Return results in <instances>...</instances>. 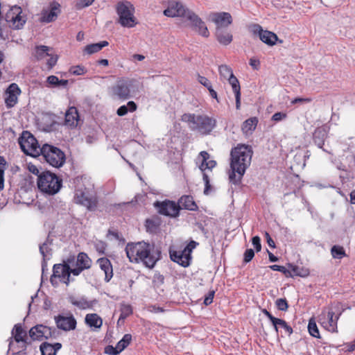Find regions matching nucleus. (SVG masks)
I'll return each instance as SVG.
<instances>
[{
	"instance_id": "obj_38",
	"label": "nucleus",
	"mask_w": 355,
	"mask_h": 355,
	"mask_svg": "<svg viewBox=\"0 0 355 355\" xmlns=\"http://www.w3.org/2000/svg\"><path fill=\"white\" fill-rule=\"evenodd\" d=\"M289 268L291 269V272L293 276H299L301 277H306L309 275V270L304 267H299L297 266H293L292 264L288 265Z\"/></svg>"
},
{
	"instance_id": "obj_42",
	"label": "nucleus",
	"mask_w": 355,
	"mask_h": 355,
	"mask_svg": "<svg viewBox=\"0 0 355 355\" xmlns=\"http://www.w3.org/2000/svg\"><path fill=\"white\" fill-rule=\"evenodd\" d=\"M49 47L46 46H38L35 48V57L37 60H42L49 56Z\"/></svg>"
},
{
	"instance_id": "obj_48",
	"label": "nucleus",
	"mask_w": 355,
	"mask_h": 355,
	"mask_svg": "<svg viewBox=\"0 0 355 355\" xmlns=\"http://www.w3.org/2000/svg\"><path fill=\"white\" fill-rule=\"evenodd\" d=\"M185 18L190 21L191 25L193 28L196 26L198 23H200V21L202 20L197 15L191 10L187 12V15Z\"/></svg>"
},
{
	"instance_id": "obj_3",
	"label": "nucleus",
	"mask_w": 355,
	"mask_h": 355,
	"mask_svg": "<svg viewBox=\"0 0 355 355\" xmlns=\"http://www.w3.org/2000/svg\"><path fill=\"white\" fill-rule=\"evenodd\" d=\"M182 121L187 123L192 131L207 135L215 128L216 120L206 114H184Z\"/></svg>"
},
{
	"instance_id": "obj_21",
	"label": "nucleus",
	"mask_w": 355,
	"mask_h": 355,
	"mask_svg": "<svg viewBox=\"0 0 355 355\" xmlns=\"http://www.w3.org/2000/svg\"><path fill=\"white\" fill-rule=\"evenodd\" d=\"M91 259L87 254L80 252L76 259V267L72 268L71 272L73 276L79 275L84 270L91 267Z\"/></svg>"
},
{
	"instance_id": "obj_6",
	"label": "nucleus",
	"mask_w": 355,
	"mask_h": 355,
	"mask_svg": "<svg viewBox=\"0 0 355 355\" xmlns=\"http://www.w3.org/2000/svg\"><path fill=\"white\" fill-rule=\"evenodd\" d=\"M74 202L85 207L89 210L96 207V198L93 189L86 187L85 184H78L75 189Z\"/></svg>"
},
{
	"instance_id": "obj_46",
	"label": "nucleus",
	"mask_w": 355,
	"mask_h": 355,
	"mask_svg": "<svg viewBox=\"0 0 355 355\" xmlns=\"http://www.w3.org/2000/svg\"><path fill=\"white\" fill-rule=\"evenodd\" d=\"M193 29L202 37H208L209 36V32L207 27L202 20L200 21V23H198L196 26H194Z\"/></svg>"
},
{
	"instance_id": "obj_7",
	"label": "nucleus",
	"mask_w": 355,
	"mask_h": 355,
	"mask_svg": "<svg viewBox=\"0 0 355 355\" xmlns=\"http://www.w3.org/2000/svg\"><path fill=\"white\" fill-rule=\"evenodd\" d=\"M137 91V80L130 78H121L112 87V96L122 100L130 98Z\"/></svg>"
},
{
	"instance_id": "obj_59",
	"label": "nucleus",
	"mask_w": 355,
	"mask_h": 355,
	"mask_svg": "<svg viewBox=\"0 0 355 355\" xmlns=\"http://www.w3.org/2000/svg\"><path fill=\"white\" fill-rule=\"evenodd\" d=\"M105 353L110 355H116L120 353L117 347L108 345L105 348Z\"/></svg>"
},
{
	"instance_id": "obj_24",
	"label": "nucleus",
	"mask_w": 355,
	"mask_h": 355,
	"mask_svg": "<svg viewBox=\"0 0 355 355\" xmlns=\"http://www.w3.org/2000/svg\"><path fill=\"white\" fill-rule=\"evenodd\" d=\"M26 338V331L23 329L21 325L20 324H15L12 330V338L13 340L11 341H14L16 344H21V349H26L27 345Z\"/></svg>"
},
{
	"instance_id": "obj_44",
	"label": "nucleus",
	"mask_w": 355,
	"mask_h": 355,
	"mask_svg": "<svg viewBox=\"0 0 355 355\" xmlns=\"http://www.w3.org/2000/svg\"><path fill=\"white\" fill-rule=\"evenodd\" d=\"M42 355H55V349L53 345L44 343L40 345Z\"/></svg>"
},
{
	"instance_id": "obj_19",
	"label": "nucleus",
	"mask_w": 355,
	"mask_h": 355,
	"mask_svg": "<svg viewBox=\"0 0 355 355\" xmlns=\"http://www.w3.org/2000/svg\"><path fill=\"white\" fill-rule=\"evenodd\" d=\"M209 19L216 24V28H223L232 23L231 15L226 12L210 13Z\"/></svg>"
},
{
	"instance_id": "obj_39",
	"label": "nucleus",
	"mask_w": 355,
	"mask_h": 355,
	"mask_svg": "<svg viewBox=\"0 0 355 355\" xmlns=\"http://www.w3.org/2000/svg\"><path fill=\"white\" fill-rule=\"evenodd\" d=\"M120 311L121 314L118 320V324L132 313V308L131 305L128 304L121 303L120 306Z\"/></svg>"
},
{
	"instance_id": "obj_30",
	"label": "nucleus",
	"mask_w": 355,
	"mask_h": 355,
	"mask_svg": "<svg viewBox=\"0 0 355 355\" xmlns=\"http://www.w3.org/2000/svg\"><path fill=\"white\" fill-rule=\"evenodd\" d=\"M216 36L218 42L225 46L230 44L233 39L232 33L223 28H216Z\"/></svg>"
},
{
	"instance_id": "obj_56",
	"label": "nucleus",
	"mask_w": 355,
	"mask_h": 355,
	"mask_svg": "<svg viewBox=\"0 0 355 355\" xmlns=\"http://www.w3.org/2000/svg\"><path fill=\"white\" fill-rule=\"evenodd\" d=\"M197 80L199 83L205 87L207 89L212 87L211 82L205 76L198 74Z\"/></svg>"
},
{
	"instance_id": "obj_63",
	"label": "nucleus",
	"mask_w": 355,
	"mask_h": 355,
	"mask_svg": "<svg viewBox=\"0 0 355 355\" xmlns=\"http://www.w3.org/2000/svg\"><path fill=\"white\" fill-rule=\"evenodd\" d=\"M47 64L50 68H51L56 64L58 57L56 55H52L49 53V56H47Z\"/></svg>"
},
{
	"instance_id": "obj_51",
	"label": "nucleus",
	"mask_w": 355,
	"mask_h": 355,
	"mask_svg": "<svg viewBox=\"0 0 355 355\" xmlns=\"http://www.w3.org/2000/svg\"><path fill=\"white\" fill-rule=\"evenodd\" d=\"M270 268L274 271H279L284 273L287 277H293L291 271L288 270L286 267L278 265H272L270 266Z\"/></svg>"
},
{
	"instance_id": "obj_4",
	"label": "nucleus",
	"mask_w": 355,
	"mask_h": 355,
	"mask_svg": "<svg viewBox=\"0 0 355 355\" xmlns=\"http://www.w3.org/2000/svg\"><path fill=\"white\" fill-rule=\"evenodd\" d=\"M115 10L118 16L117 23L122 27L131 28L138 24L137 19L135 16V8L130 1H119L116 4Z\"/></svg>"
},
{
	"instance_id": "obj_40",
	"label": "nucleus",
	"mask_w": 355,
	"mask_h": 355,
	"mask_svg": "<svg viewBox=\"0 0 355 355\" xmlns=\"http://www.w3.org/2000/svg\"><path fill=\"white\" fill-rule=\"evenodd\" d=\"M47 83L53 87H66L68 84V80H59L55 76H50L47 78Z\"/></svg>"
},
{
	"instance_id": "obj_2",
	"label": "nucleus",
	"mask_w": 355,
	"mask_h": 355,
	"mask_svg": "<svg viewBox=\"0 0 355 355\" xmlns=\"http://www.w3.org/2000/svg\"><path fill=\"white\" fill-rule=\"evenodd\" d=\"M252 154L251 146L245 144H238L231 150L230 170L228 175L232 184L240 183L247 168L250 165Z\"/></svg>"
},
{
	"instance_id": "obj_17",
	"label": "nucleus",
	"mask_w": 355,
	"mask_h": 355,
	"mask_svg": "<svg viewBox=\"0 0 355 355\" xmlns=\"http://www.w3.org/2000/svg\"><path fill=\"white\" fill-rule=\"evenodd\" d=\"M21 89L16 83L10 84L5 92V103L8 108L13 107L18 103Z\"/></svg>"
},
{
	"instance_id": "obj_33",
	"label": "nucleus",
	"mask_w": 355,
	"mask_h": 355,
	"mask_svg": "<svg viewBox=\"0 0 355 355\" xmlns=\"http://www.w3.org/2000/svg\"><path fill=\"white\" fill-rule=\"evenodd\" d=\"M69 301L71 304L80 309H87L92 306V303L87 301L85 297L71 296L69 297Z\"/></svg>"
},
{
	"instance_id": "obj_57",
	"label": "nucleus",
	"mask_w": 355,
	"mask_h": 355,
	"mask_svg": "<svg viewBox=\"0 0 355 355\" xmlns=\"http://www.w3.org/2000/svg\"><path fill=\"white\" fill-rule=\"evenodd\" d=\"M287 117V114L284 112H276L272 116V120L276 122L281 121Z\"/></svg>"
},
{
	"instance_id": "obj_62",
	"label": "nucleus",
	"mask_w": 355,
	"mask_h": 355,
	"mask_svg": "<svg viewBox=\"0 0 355 355\" xmlns=\"http://www.w3.org/2000/svg\"><path fill=\"white\" fill-rule=\"evenodd\" d=\"M27 168L28 170L33 174L36 175H40V170L37 168V166L32 163H28L27 164Z\"/></svg>"
},
{
	"instance_id": "obj_1",
	"label": "nucleus",
	"mask_w": 355,
	"mask_h": 355,
	"mask_svg": "<svg viewBox=\"0 0 355 355\" xmlns=\"http://www.w3.org/2000/svg\"><path fill=\"white\" fill-rule=\"evenodd\" d=\"M125 252L132 263H141L148 268H153L161 258V250L154 243L139 241L129 243Z\"/></svg>"
},
{
	"instance_id": "obj_64",
	"label": "nucleus",
	"mask_w": 355,
	"mask_h": 355,
	"mask_svg": "<svg viewBox=\"0 0 355 355\" xmlns=\"http://www.w3.org/2000/svg\"><path fill=\"white\" fill-rule=\"evenodd\" d=\"M214 293L215 292L214 291H210L208 295L205 297V300H204V304L205 305H209L210 304L212 303L213 302V298H214Z\"/></svg>"
},
{
	"instance_id": "obj_29",
	"label": "nucleus",
	"mask_w": 355,
	"mask_h": 355,
	"mask_svg": "<svg viewBox=\"0 0 355 355\" xmlns=\"http://www.w3.org/2000/svg\"><path fill=\"white\" fill-rule=\"evenodd\" d=\"M85 324L93 329H100L103 325L102 318L96 313H88L85 318Z\"/></svg>"
},
{
	"instance_id": "obj_36",
	"label": "nucleus",
	"mask_w": 355,
	"mask_h": 355,
	"mask_svg": "<svg viewBox=\"0 0 355 355\" xmlns=\"http://www.w3.org/2000/svg\"><path fill=\"white\" fill-rule=\"evenodd\" d=\"M107 45L108 42L107 41H101L98 43L87 45L85 47L84 51L89 55H92L100 51L103 47L107 46Z\"/></svg>"
},
{
	"instance_id": "obj_41",
	"label": "nucleus",
	"mask_w": 355,
	"mask_h": 355,
	"mask_svg": "<svg viewBox=\"0 0 355 355\" xmlns=\"http://www.w3.org/2000/svg\"><path fill=\"white\" fill-rule=\"evenodd\" d=\"M218 72L221 80H228V78L233 75L232 69L226 64L220 65L218 67Z\"/></svg>"
},
{
	"instance_id": "obj_18",
	"label": "nucleus",
	"mask_w": 355,
	"mask_h": 355,
	"mask_svg": "<svg viewBox=\"0 0 355 355\" xmlns=\"http://www.w3.org/2000/svg\"><path fill=\"white\" fill-rule=\"evenodd\" d=\"M189 10L186 8L181 2L171 1L168 8L164 10V15L168 17H185Z\"/></svg>"
},
{
	"instance_id": "obj_47",
	"label": "nucleus",
	"mask_w": 355,
	"mask_h": 355,
	"mask_svg": "<svg viewBox=\"0 0 355 355\" xmlns=\"http://www.w3.org/2000/svg\"><path fill=\"white\" fill-rule=\"evenodd\" d=\"M308 330L311 336L320 338V333L316 322L313 318L310 319L308 324Z\"/></svg>"
},
{
	"instance_id": "obj_49",
	"label": "nucleus",
	"mask_w": 355,
	"mask_h": 355,
	"mask_svg": "<svg viewBox=\"0 0 355 355\" xmlns=\"http://www.w3.org/2000/svg\"><path fill=\"white\" fill-rule=\"evenodd\" d=\"M279 324V327L284 329L286 334L288 336L293 334V329L291 326H289L286 322L282 319L277 318L276 321L272 324Z\"/></svg>"
},
{
	"instance_id": "obj_31",
	"label": "nucleus",
	"mask_w": 355,
	"mask_h": 355,
	"mask_svg": "<svg viewBox=\"0 0 355 355\" xmlns=\"http://www.w3.org/2000/svg\"><path fill=\"white\" fill-rule=\"evenodd\" d=\"M178 206H180V209H185L191 211H196L198 209V206L193 198L191 196H182L178 201Z\"/></svg>"
},
{
	"instance_id": "obj_58",
	"label": "nucleus",
	"mask_w": 355,
	"mask_h": 355,
	"mask_svg": "<svg viewBox=\"0 0 355 355\" xmlns=\"http://www.w3.org/2000/svg\"><path fill=\"white\" fill-rule=\"evenodd\" d=\"M254 256V252L252 249H248L244 253V261L245 263L250 262Z\"/></svg>"
},
{
	"instance_id": "obj_15",
	"label": "nucleus",
	"mask_w": 355,
	"mask_h": 355,
	"mask_svg": "<svg viewBox=\"0 0 355 355\" xmlns=\"http://www.w3.org/2000/svg\"><path fill=\"white\" fill-rule=\"evenodd\" d=\"M155 206L157 207L158 211L161 214L171 217H176L179 215L180 206L173 201L157 202L155 203Z\"/></svg>"
},
{
	"instance_id": "obj_61",
	"label": "nucleus",
	"mask_w": 355,
	"mask_h": 355,
	"mask_svg": "<svg viewBox=\"0 0 355 355\" xmlns=\"http://www.w3.org/2000/svg\"><path fill=\"white\" fill-rule=\"evenodd\" d=\"M252 243L255 248L257 252H259L261 249V239L259 236H255L252 239Z\"/></svg>"
},
{
	"instance_id": "obj_20",
	"label": "nucleus",
	"mask_w": 355,
	"mask_h": 355,
	"mask_svg": "<svg viewBox=\"0 0 355 355\" xmlns=\"http://www.w3.org/2000/svg\"><path fill=\"white\" fill-rule=\"evenodd\" d=\"M60 12V5L55 1L51 2L46 9L41 13L40 20L42 22L49 23L55 21Z\"/></svg>"
},
{
	"instance_id": "obj_32",
	"label": "nucleus",
	"mask_w": 355,
	"mask_h": 355,
	"mask_svg": "<svg viewBox=\"0 0 355 355\" xmlns=\"http://www.w3.org/2000/svg\"><path fill=\"white\" fill-rule=\"evenodd\" d=\"M78 114L76 107H70L65 114V124L68 126H76L78 121Z\"/></svg>"
},
{
	"instance_id": "obj_22",
	"label": "nucleus",
	"mask_w": 355,
	"mask_h": 355,
	"mask_svg": "<svg viewBox=\"0 0 355 355\" xmlns=\"http://www.w3.org/2000/svg\"><path fill=\"white\" fill-rule=\"evenodd\" d=\"M57 327L64 331H71L76 329V320L73 315L68 316L58 315L55 317Z\"/></svg>"
},
{
	"instance_id": "obj_60",
	"label": "nucleus",
	"mask_w": 355,
	"mask_h": 355,
	"mask_svg": "<svg viewBox=\"0 0 355 355\" xmlns=\"http://www.w3.org/2000/svg\"><path fill=\"white\" fill-rule=\"evenodd\" d=\"M198 245V243L194 241H191L189 243V244L184 248V250L191 256V253L192 250L196 248V246Z\"/></svg>"
},
{
	"instance_id": "obj_43",
	"label": "nucleus",
	"mask_w": 355,
	"mask_h": 355,
	"mask_svg": "<svg viewBox=\"0 0 355 355\" xmlns=\"http://www.w3.org/2000/svg\"><path fill=\"white\" fill-rule=\"evenodd\" d=\"M131 340H132V336L129 334H125L123 336V337L122 338V339L120 340L116 344V347H117L119 351L121 352L124 349H125L129 345Z\"/></svg>"
},
{
	"instance_id": "obj_8",
	"label": "nucleus",
	"mask_w": 355,
	"mask_h": 355,
	"mask_svg": "<svg viewBox=\"0 0 355 355\" xmlns=\"http://www.w3.org/2000/svg\"><path fill=\"white\" fill-rule=\"evenodd\" d=\"M343 311L336 313L333 306L324 308L318 315V322L326 330L332 332H338L337 323Z\"/></svg>"
},
{
	"instance_id": "obj_9",
	"label": "nucleus",
	"mask_w": 355,
	"mask_h": 355,
	"mask_svg": "<svg viewBox=\"0 0 355 355\" xmlns=\"http://www.w3.org/2000/svg\"><path fill=\"white\" fill-rule=\"evenodd\" d=\"M40 155L47 163L55 168L61 167L65 162L64 153L60 148L51 145H43Z\"/></svg>"
},
{
	"instance_id": "obj_10",
	"label": "nucleus",
	"mask_w": 355,
	"mask_h": 355,
	"mask_svg": "<svg viewBox=\"0 0 355 355\" xmlns=\"http://www.w3.org/2000/svg\"><path fill=\"white\" fill-rule=\"evenodd\" d=\"M67 263L55 264L53 268V275L51 277V282L53 286H58L59 283H63L67 286L69 282L73 281L71 277L72 272L69 263L70 259L67 260Z\"/></svg>"
},
{
	"instance_id": "obj_13",
	"label": "nucleus",
	"mask_w": 355,
	"mask_h": 355,
	"mask_svg": "<svg viewBox=\"0 0 355 355\" xmlns=\"http://www.w3.org/2000/svg\"><path fill=\"white\" fill-rule=\"evenodd\" d=\"M198 159L200 160V169L205 171L206 169L211 170L216 165V162L214 159H210L209 154L206 151H201L200 153ZM203 181L205 182V188L204 193L207 195L210 189L209 179L208 175L203 172Z\"/></svg>"
},
{
	"instance_id": "obj_23",
	"label": "nucleus",
	"mask_w": 355,
	"mask_h": 355,
	"mask_svg": "<svg viewBox=\"0 0 355 355\" xmlns=\"http://www.w3.org/2000/svg\"><path fill=\"white\" fill-rule=\"evenodd\" d=\"M29 336L33 340L47 339L51 336V331L49 327L42 324H39L30 329Z\"/></svg>"
},
{
	"instance_id": "obj_35",
	"label": "nucleus",
	"mask_w": 355,
	"mask_h": 355,
	"mask_svg": "<svg viewBox=\"0 0 355 355\" xmlns=\"http://www.w3.org/2000/svg\"><path fill=\"white\" fill-rule=\"evenodd\" d=\"M327 137V132L324 128H317L313 133L314 143L319 147L322 148L324 145V140Z\"/></svg>"
},
{
	"instance_id": "obj_26",
	"label": "nucleus",
	"mask_w": 355,
	"mask_h": 355,
	"mask_svg": "<svg viewBox=\"0 0 355 355\" xmlns=\"http://www.w3.org/2000/svg\"><path fill=\"white\" fill-rule=\"evenodd\" d=\"M97 263L105 274V280L109 282L113 276V269L110 261L106 257H102L97 260Z\"/></svg>"
},
{
	"instance_id": "obj_11",
	"label": "nucleus",
	"mask_w": 355,
	"mask_h": 355,
	"mask_svg": "<svg viewBox=\"0 0 355 355\" xmlns=\"http://www.w3.org/2000/svg\"><path fill=\"white\" fill-rule=\"evenodd\" d=\"M19 144L22 151L30 156L37 157L40 155L42 147L37 139L28 131H24L19 139Z\"/></svg>"
},
{
	"instance_id": "obj_52",
	"label": "nucleus",
	"mask_w": 355,
	"mask_h": 355,
	"mask_svg": "<svg viewBox=\"0 0 355 355\" xmlns=\"http://www.w3.org/2000/svg\"><path fill=\"white\" fill-rule=\"evenodd\" d=\"M146 227L148 232H155L158 229V224L153 220L147 219L146 221Z\"/></svg>"
},
{
	"instance_id": "obj_16",
	"label": "nucleus",
	"mask_w": 355,
	"mask_h": 355,
	"mask_svg": "<svg viewBox=\"0 0 355 355\" xmlns=\"http://www.w3.org/2000/svg\"><path fill=\"white\" fill-rule=\"evenodd\" d=\"M252 31L258 35L259 39L268 46H273L278 40L277 35L271 31L263 30L261 26L258 24H254L252 27Z\"/></svg>"
},
{
	"instance_id": "obj_12",
	"label": "nucleus",
	"mask_w": 355,
	"mask_h": 355,
	"mask_svg": "<svg viewBox=\"0 0 355 355\" xmlns=\"http://www.w3.org/2000/svg\"><path fill=\"white\" fill-rule=\"evenodd\" d=\"M5 19L9 26L13 29H20L26 23V18L22 15V10L17 6L10 8L6 14Z\"/></svg>"
},
{
	"instance_id": "obj_55",
	"label": "nucleus",
	"mask_w": 355,
	"mask_h": 355,
	"mask_svg": "<svg viewBox=\"0 0 355 355\" xmlns=\"http://www.w3.org/2000/svg\"><path fill=\"white\" fill-rule=\"evenodd\" d=\"M276 306L280 311H286L288 309V305L286 300V299L279 298L276 300Z\"/></svg>"
},
{
	"instance_id": "obj_5",
	"label": "nucleus",
	"mask_w": 355,
	"mask_h": 355,
	"mask_svg": "<svg viewBox=\"0 0 355 355\" xmlns=\"http://www.w3.org/2000/svg\"><path fill=\"white\" fill-rule=\"evenodd\" d=\"M37 187L43 193L53 195L60 191L62 187V180L55 174L44 171L38 176Z\"/></svg>"
},
{
	"instance_id": "obj_53",
	"label": "nucleus",
	"mask_w": 355,
	"mask_h": 355,
	"mask_svg": "<svg viewBox=\"0 0 355 355\" xmlns=\"http://www.w3.org/2000/svg\"><path fill=\"white\" fill-rule=\"evenodd\" d=\"M94 0H77L76 7L77 9L80 10L85 7H88L93 3Z\"/></svg>"
},
{
	"instance_id": "obj_45",
	"label": "nucleus",
	"mask_w": 355,
	"mask_h": 355,
	"mask_svg": "<svg viewBox=\"0 0 355 355\" xmlns=\"http://www.w3.org/2000/svg\"><path fill=\"white\" fill-rule=\"evenodd\" d=\"M331 252L334 259H340L346 256L344 248L339 245H334L331 248Z\"/></svg>"
},
{
	"instance_id": "obj_34",
	"label": "nucleus",
	"mask_w": 355,
	"mask_h": 355,
	"mask_svg": "<svg viewBox=\"0 0 355 355\" xmlns=\"http://www.w3.org/2000/svg\"><path fill=\"white\" fill-rule=\"evenodd\" d=\"M258 123L257 117H252L245 120L242 125V131L246 135L252 134L255 130Z\"/></svg>"
},
{
	"instance_id": "obj_54",
	"label": "nucleus",
	"mask_w": 355,
	"mask_h": 355,
	"mask_svg": "<svg viewBox=\"0 0 355 355\" xmlns=\"http://www.w3.org/2000/svg\"><path fill=\"white\" fill-rule=\"evenodd\" d=\"M21 347V344H16L14 341H10L9 343V350L15 354H18L26 350L22 349Z\"/></svg>"
},
{
	"instance_id": "obj_27",
	"label": "nucleus",
	"mask_w": 355,
	"mask_h": 355,
	"mask_svg": "<svg viewBox=\"0 0 355 355\" xmlns=\"http://www.w3.org/2000/svg\"><path fill=\"white\" fill-rule=\"evenodd\" d=\"M51 242L47 239L45 242L40 245V252L43 257V261L42 263V271L44 272L45 268L47 267L46 261L49 260L51 257V249L50 248Z\"/></svg>"
},
{
	"instance_id": "obj_28",
	"label": "nucleus",
	"mask_w": 355,
	"mask_h": 355,
	"mask_svg": "<svg viewBox=\"0 0 355 355\" xmlns=\"http://www.w3.org/2000/svg\"><path fill=\"white\" fill-rule=\"evenodd\" d=\"M228 83L232 86V90L235 94L236 108L240 109L241 107V87L238 79L233 75L228 78Z\"/></svg>"
},
{
	"instance_id": "obj_25",
	"label": "nucleus",
	"mask_w": 355,
	"mask_h": 355,
	"mask_svg": "<svg viewBox=\"0 0 355 355\" xmlns=\"http://www.w3.org/2000/svg\"><path fill=\"white\" fill-rule=\"evenodd\" d=\"M170 257L173 261L178 263L183 267H187L189 265L191 256L183 250L180 251H170Z\"/></svg>"
},
{
	"instance_id": "obj_37",
	"label": "nucleus",
	"mask_w": 355,
	"mask_h": 355,
	"mask_svg": "<svg viewBox=\"0 0 355 355\" xmlns=\"http://www.w3.org/2000/svg\"><path fill=\"white\" fill-rule=\"evenodd\" d=\"M137 107V106L134 101H129L126 105L119 107L116 111V114L120 116H123L127 114L128 112H135Z\"/></svg>"
},
{
	"instance_id": "obj_14",
	"label": "nucleus",
	"mask_w": 355,
	"mask_h": 355,
	"mask_svg": "<svg viewBox=\"0 0 355 355\" xmlns=\"http://www.w3.org/2000/svg\"><path fill=\"white\" fill-rule=\"evenodd\" d=\"M198 159L200 160V169L205 171L206 169L211 170L216 165V162L214 159H210L209 154L206 151H201L200 153ZM203 181L205 182V188L204 193L207 195L210 189L209 179L208 175L203 172Z\"/></svg>"
},
{
	"instance_id": "obj_50",
	"label": "nucleus",
	"mask_w": 355,
	"mask_h": 355,
	"mask_svg": "<svg viewBox=\"0 0 355 355\" xmlns=\"http://www.w3.org/2000/svg\"><path fill=\"white\" fill-rule=\"evenodd\" d=\"M69 73L75 76L83 75L87 72V69L81 65L72 66L69 70Z\"/></svg>"
}]
</instances>
